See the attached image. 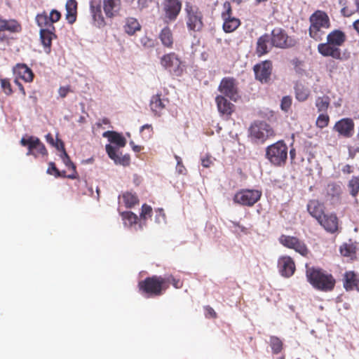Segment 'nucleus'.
I'll return each mask as SVG.
<instances>
[{
	"mask_svg": "<svg viewBox=\"0 0 359 359\" xmlns=\"http://www.w3.org/2000/svg\"><path fill=\"white\" fill-rule=\"evenodd\" d=\"M224 11L222 12L223 29L226 33H231L235 31L241 25V20L232 16V9L230 2L225 1L223 4Z\"/></svg>",
	"mask_w": 359,
	"mask_h": 359,
	"instance_id": "13",
	"label": "nucleus"
},
{
	"mask_svg": "<svg viewBox=\"0 0 359 359\" xmlns=\"http://www.w3.org/2000/svg\"><path fill=\"white\" fill-rule=\"evenodd\" d=\"M272 62L269 60L256 64L253 67L255 79L262 83L269 82L272 73Z\"/></svg>",
	"mask_w": 359,
	"mask_h": 359,
	"instance_id": "16",
	"label": "nucleus"
},
{
	"mask_svg": "<svg viewBox=\"0 0 359 359\" xmlns=\"http://www.w3.org/2000/svg\"><path fill=\"white\" fill-rule=\"evenodd\" d=\"M40 30V38L43 46L48 49L47 52H50V47L52 45V40L53 38H56L55 34V27L51 26V27H41Z\"/></svg>",
	"mask_w": 359,
	"mask_h": 359,
	"instance_id": "28",
	"label": "nucleus"
},
{
	"mask_svg": "<svg viewBox=\"0 0 359 359\" xmlns=\"http://www.w3.org/2000/svg\"><path fill=\"white\" fill-rule=\"evenodd\" d=\"M270 40L273 47L281 49L290 48L297 44L296 40L288 36L287 32L280 27L275 28L271 31Z\"/></svg>",
	"mask_w": 359,
	"mask_h": 359,
	"instance_id": "10",
	"label": "nucleus"
},
{
	"mask_svg": "<svg viewBox=\"0 0 359 359\" xmlns=\"http://www.w3.org/2000/svg\"><path fill=\"white\" fill-rule=\"evenodd\" d=\"M278 267L281 276L285 278L292 276L296 270L294 262L290 256L280 257L278 261Z\"/></svg>",
	"mask_w": 359,
	"mask_h": 359,
	"instance_id": "19",
	"label": "nucleus"
},
{
	"mask_svg": "<svg viewBox=\"0 0 359 359\" xmlns=\"http://www.w3.org/2000/svg\"><path fill=\"white\" fill-rule=\"evenodd\" d=\"M16 79H21L25 82H32L34 79V73L30 68L25 64H18L13 69Z\"/></svg>",
	"mask_w": 359,
	"mask_h": 359,
	"instance_id": "27",
	"label": "nucleus"
},
{
	"mask_svg": "<svg viewBox=\"0 0 359 359\" xmlns=\"http://www.w3.org/2000/svg\"><path fill=\"white\" fill-rule=\"evenodd\" d=\"M343 285L346 291L359 292V274L353 271H347L343 276Z\"/></svg>",
	"mask_w": 359,
	"mask_h": 359,
	"instance_id": "21",
	"label": "nucleus"
},
{
	"mask_svg": "<svg viewBox=\"0 0 359 359\" xmlns=\"http://www.w3.org/2000/svg\"><path fill=\"white\" fill-rule=\"evenodd\" d=\"M130 145L132 147L133 150L135 152H140L142 149L141 146L135 145L133 141L130 142Z\"/></svg>",
	"mask_w": 359,
	"mask_h": 359,
	"instance_id": "61",
	"label": "nucleus"
},
{
	"mask_svg": "<svg viewBox=\"0 0 359 359\" xmlns=\"http://www.w3.org/2000/svg\"><path fill=\"white\" fill-rule=\"evenodd\" d=\"M77 1L76 0H67L65 4V18L69 24L72 25L77 18Z\"/></svg>",
	"mask_w": 359,
	"mask_h": 359,
	"instance_id": "30",
	"label": "nucleus"
},
{
	"mask_svg": "<svg viewBox=\"0 0 359 359\" xmlns=\"http://www.w3.org/2000/svg\"><path fill=\"white\" fill-rule=\"evenodd\" d=\"M54 147H55L60 151L65 149L63 142L58 139H57V142L55 143V145Z\"/></svg>",
	"mask_w": 359,
	"mask_h": 359,
	"instance_id": "57",
	"label": "nucleus"
},
{
	"mask_svg": "<svg viewBox=\"0 0 359 359\" xmlns=\"http://www.w3.org/2000/svg\"><path fill=\"white\" fill-rule=\"evenodd\" d=\"M329 233H334L339 228V219L335 214H324L318 222Z\"/></svg>",
	"mask_w": 359,
	"mask_h": 359,
	"instance_id": "22",
	"label": "nucleus"
},
{
	"mask_svg": "<svg viewBox=\"0 0 359 359\" xmlns=\"http://www.w3.org/2000/svg\"><path fill=\"white\" fill-rule=\"evenodd\" d=\"M176 170L179 174L184 175L186 174L187 169L183 165V163H181L180 165H177L176 166Z\"/></svg>",
	"mask_w": 359,
	"mask_h": 359,
	"instance_id": "56",
	"label": "nucleus"
},
{
	"mask_svg": "<svg viewBox=\"0 0 359 359\" xmlns=\"http://www.w3.org/2000/svg\"><path fill=\"white\" fill-rule=\"evenodd\" d=\"M46 141L50 144L51 145L53 146H55V143L54 142V139H53V135L50 134V133H48L46 135Z\"/></svg>",
	"mask_w": 359,
	"mask_h": 359,
	"instance_id": "60",
	"label": "nucleus"
},
{
	"mask_svg": "<svg viewBox=\"0 0 359 359\" xmlns=\"http://www.w3.org/2000/svg\"><path fill=\"white\" fill-rule=\"evenodd\" d=\"M292 64L294 66L295 72L299 74H302L305 70L302 68L304 62L298 58H294L292 60Z\"/></svg>",
	"mask_w": 359,
	"mask_h": 359,
	"instance_id": "49",
	"label": "nucleus"
},
{
	"mask_svg": "<svg viewBox=\"0 0 359 359\" xmlns=\"http://www.w3.org/2000/svg\"><path fill=\"white\" fill-rule=\"evenodd\" d=\"M184 13L187 29L192 32H201L204 27V18L199 8L191 2H186Z\"/></svg>",
	"mask_w": 359,
	"mask_h": 359,
	"instance_id": "6",
	"label": "nucleus"
},
{
	"mask_svg": "<svg viewBox=\"0 0 359 359\" xmlns=\"http://www.w3.org/2000/svg\"><path fill=\"white\" fill-rule=\"evenodd\" d=\"M287 146L283 140H279L266 149V158L276 166L283 165L287 158Z\"/></svg>",
	"mask_w": 359,
	"mask_h": 359,
	"instance_id": "7",
	"label": "nucleus"
},
{
	"mask_svg": "<svg viewBox=\"0 0 359 359\" xmlns=\"http://www.w3.org/2000/svg\"><path fill=\"white\" fill-rule=\"evenodd\" d=\"M1 87L7 95H11L13 93V89L11 82L8 79H0Z\"/></svg>",
	"mask_w": 359,
	"mask_h": 359,
	"instance_id": "46",
	"label": "nucleus"
},
{
	"mask_svg": "<svg viewBox=\"0 0 359 359\" xmlns=\"http://www.w3.org/2000/svg\"><path fill=\"white\" fill-rule=\"evenodd\" d=\"M278 241L284 247L294 250L302 256L306 257L309 253L304 242L296 236L283 234L279 237Z\"/></svg>",
	"mask_w": 359,
	"mask_h": 359,
	"instance_id": "12",
	"label": "nucleus"
},
{
	"mask_svg": "<svg viewBox=\"0 0 359 359\" xmlns=\"http://www.w3.org/2000/svg\"><path fill=\"white\" fill-rule=\"evenodd\" d=\"M61 18V13L55 9H53L49 15L46 11L39 13L36 16V21L40 27H51L53 23L58 22Z\"/></svg>",
	"mask_w": 359,
	"mask_h": 359,
	"instance_id": "17",
	"label": "nucleus"
},
{
	"mask_svg": "<svg viewBox=\"0 0 359 359\" xmlns=\"http://www.w3.org/2000/svg\"><path fill=\"white\" fill-rule=\"evenodd\" d=\"M342 172L344 173L351 174V172H353L352 166L348 164L344 165L342 168Z\"/></svg>",
	"mask_w": 359,
	"mask_h": 359,
	"instance_id": "59",
	"label": "nucleus"
},
{
	"mask_svg": "<svg viewBox=\"0 0 359 359\" xmlns=\"http://www.w3.org/2000/svg\"><path fill=\"white\" fill-rule=\"evenodd\" d=\"M15 83L18 86L19 90L22 93V95L25 96L26 95V93H25V90L23 86L22 85V83L20 82H19L18 79L15 80Z\"/></svg>",
	"mask_w": 359,
	"mask_h": 359,
	"instance_id": "63",
	"label": "nucleus"
},
{
	"mask_svg": "<svg viewBox=\"0 0 359 359\" xmlns=\"http://www.w3.org/2000/svg\"><path fill=\"white\" fill-rule=\"evenodd\" d=\"M348 187L350 189V194L355 197L359 192V176H353L349 180Z\"/></svg>",
	"mask_w": 359,
	"mask_h": 359,
	"instance_id": "41",
	"label": "nucleus"
},
{
	"mask_svg": "<svg viewBox=\"0 0 359 359\" xmlns=\"http://www.w3.org/2000/svg\"><path fill=\"white\" fill-rule=\"evenodd\" d=\"M70 91H71L70 86H61L59 88L58 93H59L60 96L61 97L64 98L67 95L68 93Z\"/></svg>",
	"mask_w": 359,
	"mask_h": 359,
	"instance_id": "55",
	"label": "nucleus"
},
{
	"mask_svg": "<svg viewBox=\"0 0 359 359\" xmlns=\"http://www.w3.org/2000/svg\"><path fill=\"white\" fill-rule=\"evenodd\" d=\"M330 98L327 95L318 97L316 100V107L318 112H326L330 107Z\"/></svg>",
	"mask_w": 359,
	"mask_h": 359,
	"instance_id": "39",
	"label": "nucleus"
},
{
	"mask_svg": "<svg viewBox=\"0 0 359 359\" xmlns=\"http://www.w3.org/2000/svg\"><path fill=\"white\" fill-rule=\"evenodd\" d=\"M346 40V34L340 29H334L327 35V41L318 45V53L324 57H331L335 60H341L340 47Z\"/></svg>",
	"mask_w": 359,
	"mask_h": 359,
	"instance_id": "1",
	"label": "nucleus"
},
{
	"mask_svg": "<svg viewBox=\"0 0 359 359\" xmlns=\"http://www.w3.org/2000/svg\"><path fill=\"white\" fill-rule=\"evenodd\" d=\"M123 29L128 35L132 36L136 32L141 29V25L138 20L135 18H128L126 20V23L123 26Z\"/></svg>",
	"mask_w": 359,
	"mask_h": 359,
	"instance_id": "34",
	"label": "nucleus"
},
{
	"mask_svg": "<svg viewBox=\"0 0 359 359\" xmlns=\"http://www.w3.org/2000/svg\"><path fill=\"white\" fill-rule=\"evenodd\" d=\"M63 163L69 169L72 170V173L68 175H66V177L69 179H76L77 172L76 170V166L74 163L71 161L70 157H67L66 159H64Z\"/></svg>",
	"mask_w": 359,
	"mask_h": 359,
	"instance_id": "45",
	"label": "nucleus"
},
{
	"mask_svg": "<svg viewBox=\"0 0 359 359\" xmlns=\"http://www.w3.org/2000/svg\"><path fill=\"white\" fill-rule=\"evenodd\" d=\"M295 98L299 102H305L311 95L310 89L304 84L297 82L294 85Z\"/></svg>",
	"mask_w": 359,
	"mask_h": 359,
	"instance_id": "31",
	"label": "nucleus"
},
{
	"mask_svg": "<svg viewBox=\"0 0 359 359\" xmlns=\"http://www.w3.org/2000/svg\"><path fill=\"white\" fill-rule=\"evenodd\" d=\"M327 194L331 197H339L342 191L340 184L336 182H330L327 187Z\"/></svg>",
	"mask_w": 359,
	"mask_h": 359,
	"instance_id": "40",
	"label": "nucleus"
},
{
	"mask_svg": "<svg viewBox=\"0 0 359 359\" xmlns=\"http://www.w3.org/2000/svg\"><path fill=\"white\" fill-rule=\"evenodd\" d=\"M340 253L344 257L353 259L355 257L356 247L353 243H343L340 246Z\"/></svg>",
	"mask_w": 359,
	"mask_h": 359,
	"instance_id": "37",
	"label": "nucleus"
},
{
	"mask_svg": "<svg viewBox=\"0 0 359 359\" xmlns=\"http://www.w3.org/2000/svg\"><path fill=\"white\" fill-rule=\"evenodd\" d=\"M130 156L126 154L124 156H118V158L115 160L114 163L116 164H120V165L126 166L130 164Z\"/></svg>",
	"mask_w": 359,
	"mask_h": 359,
	"instance_id": "51",
	"label": "nucleus"
},
{
	"mask_svg": "<svg viewBox=\"0 0 359 359\" xmlns=\"http://www.w3.org/2000/svg\"><path fill=\"white\" fill-rule=\"evenodd\" d=\"M122 200L126 207L131 208L139 203L137 196L132 192H126L122 195Z\"/></svg>",
	"mask_w": 359,
	"mask_h": 359,
	"instance_id": "36",
	"label": "nucleus"
},
{
	"mask_svg": "<svg viewBox=\"0 0 359 359\" xmlns=\"http://www.w3.org/2000/svg\"><path fill=\"white\" fill-rule=\"evenodd\" d=\"M47 173L53 175L55 177H66V175L61 174L60 171L56 168L55 164L53 162L49 163Z\"/></svg>",
	"mask_w": 359,
	"mask_h": 359,
	"instance_id": "47",
	"label": "nucleus"
},
{
	"mask_svg": "<svg viewBox=\"0 0 359 359\" xmlns=\"http://www.w3.org/2000/svg\"><path fill=\"white\" fill-rule=\"evenodd\" d=\"M90 13L96 26L99 27H102L106 25L104 18L102 15L101 6L100 4L97 6L91 4Z\"/></svg>",
	"mask_w": 359,
	"mask_h": 359,
	"instance_id": "33",
	"label": "nucleus"
},
{
	"mask_svg": "<svg viewBox=\"0 0 359 359\" xmlns=\"http://www.w3.org/2000/svg\"><path fill=\"white\" fill-rule=\"evenodd\" d=\"M21 30L20 25L15 20H6L0 18V41L7 39V37L3 33L5 31L10 32H18Z\"/></svg>",
	"mask_w": 359,
	"mask_h": 359,
	"instance_id": "24",
	"label": "nucleus"
},
{
	"mask_svg": "<svg viewBox=\"0 0 359 359\" xmlns=\"http://www.w3.org/2000/svg\"><path fill=\"white\" fill-rule=\"evenodd\" d=\"M272 47L270 35L264 34L257 39L255 46V54L257 57H260L268 54Z\"/></svg>",
	"mask_w": 359,
	"mask_h": 359,
	"instance_id": "23",
	"label": "nucleus"
},
{
	"mask_svg": "<svg viewBox=\"0 0 359 359\" xmlns=\"http://www.w3.org/2000/svg\"><path fill=\"white\" fill-rule=\"evenodd\" d=\"M103 11L107 18L120 15L122 9L121 0H103Z\"/></svg>",
	"mask_w": 359,
	"mask_h": 359,
	"instance_id": "20",
	"label": "nucleus"
},
{
	"mask_svg": "<svg viewBox=\"0 0 359 359\" xmlns=\"http://www.w3.org/2000/svg\"><path fill=\"white\" fill-rule=\"evenodd\" d=\"M215 102L220 114L231 116L234 111V104L228 101L224 96L222 95H217L215 98Z\"/></svg>",
	"mask_w": 359,
	"mask_h": 359,
	"instance_id": "26",
	"label": "nucleus"
},
{
	"mask_svg": "<svg viewBox=\"0 0 359 359\" xmlns=\"http://www.w3.org/2000/svg\"><path fill=\"white\" fill-rule=\"evenodd\" d=\"M218 90L223 96L236 101L238 97V87L236 80L233 77H224L222 79Z\"/></svg>",
	"mask_w": 359,
	"mask_h": 359,
	"instance_id": "15",
	"label": "nucleus"
},
{
	"mask_svg": "<svg viewBox=\"0 0 359 359\" xmlns=\"http://www.w3.org/2000/svg\"><path fill=\"white\" fill-rule=\"evenodd\" d=\"M270 346L274 354H278L283 349V342L277 337L273 336L270 338Z\"/></svg>",
	"mask_w": 359,
	"mask_h": 359,
	"instance_id": "42",
	"label": "nucleus"
},
{
	"mask_svg": "<svg viewBox=\"0 0 359 359\" xmlns=\"http://www.w3.org/2000/svg\"><path fill=\"white\" fill-rule=\"evenodd\" d=\"M163 279L166 282V290L169 287L170 284H172L176 289L182 288L183 286V282L180 279L175 278L172 275L166 276L163 277Z\"/></svg>",
	"mask_w": 359,
	"mask_h": 359,
	"instance_id": "43",
	"label": "nucleus"
},
{
	"mask_svg": "<svg viewBox=\"0 0 359 359\" xmlns=\"http://www.w3.org/2000/svg\"><path fill=\"white\" fill-rule=\"evenodd\" d=\"M213 163L211 156L206 154L205 156L201 158V165L204 168H210Z\"/></svg>",
	"mask_w": 359,
	"mask_h": 359,
	"instance_id": "54",
	"label": "nucleus"
},
{
	"mask_svg": "<svg viewBox=\"0 0 359 359\" xmlns=\"http://www.w3.org/2000/svg\"><path fill=\"white\" fill-rule=\"evenodd\" d=\"M334 130L344 137H351L354 131V122L349 118H341L335 123Z\"/></svg>",
	"mask_w": 359,
	"mask_h": 359,
	"instance_id": "18",
	"label": "nucleus"
},
{
	"mask_svg": "<svg viewBox=\"0 0 359 359\" xmlns=\"http://www.w3.org/2000/svg\"><path fill=\"white\" fill-rule=\"evenodd\" d=\"M262 194L258 189H241L235 194L233 201L243 206L252 207L260 200Z\"/></svg>",
	"mask_w": 359,
	"mask_h": 359,
	"instance_id": "11",
	"label": "nucleus"
},
{
	"mask_svg": "<svg viewBox=\"0 0 359 359\" xmlns=\"http://www.w3.org/2000/svg\"><path fill=\"white\" fill-rule=\"evenodd\" d=\"M20 144L27 147V156H33L34 158L48 156V151L39 138L35 136L23 137L20 140Z\"/></svg>",
	"mask_w": 359,
	"mask_h": 359,
	"instance_id": "9",
	"label": "nucleus"
},
{
	"mask_svg": "<svg viewBox=\"0 0 359 359\" xmlns=\"http://www.w3.org/2000/svg\"><path fill=\"white\" fill-rule=\"evenodd\" d=\"M121 216L125 226L132 227L137 224L138 217L131 211L123 212Z\"/></svg>",
	"mask_w": 359,
	"mask_h": 359,
	"instance_id": "38",
	"label": "nucleus"
},
{
	"mask_svg": "<svg viewBox=\"0 0 359 359\" xmlns=\"http://www.w3.org/2000/svg\"><path fill=\"white\" fill-rule=\"evenodd\" d=\"M103 137H107L111 142L117 144L119 147H123L126 144V139L114 131H106L103 133Z\"/></svg>",
	"mask_w": 359,
	"mask_h": 359,
	"instance_id": "35",
	"label": "nucleus"
},
{
	"mask_svg": "<svg viewBox=\"0 0 359 359\" xmlns=\"http://www.w3.org/2000/svg\"><path fill=\"white\" fill-rule=\"evenodd\" d=\"M341 13L344 16L346 17H349L353 14L352 11H349L346 7H344L341 9Z\"/></svg>",
	"mask_w": 359,
	"mask_h": 359,
	"instance_id": "62",
	"label": "nucleus"
},
{
	"mask_svg": "<svg viewBox=\"0 0 359 359\" xmlns=\"http://www.w3.org/2000/svg\"><path fill=\"white\" fill-rule=\"evenodd\" d=\"M105 149H106V151H107L109 157L111 159H112L114 161H115V160L119 156L117 154L116 149L113 146H111V144H107L106 147H105Z\"/></svg>",
	"mask_w": 359,
	"mask_h": 359,
	"instance_id": "50",
	"label": "nucleus"
},
{
	"mask_svg": "<svg viewBox=\"0 0 359 359\" xmlns=\"http://www.w3.org/2000/svg\"><path fill=\"white\" fill-rule=\"evenodd\" d=\"M307 210L310 215L315 218L318 222L324 215V205L318 200H310L307 203Z\"/></svg>",
	"mask_w": 359,
	"mask_h": 359,
	"instance_id": "25",
	"label": "nucleus"
},
{
	"mask_svg": "<svg viewBox=\"0 0 359 359\" xmlns=\"http://www.w3.org/2000/svg\"><path fill=\"white\" fill-rule=\"evenodd\" d=\"M153 0H137V8L142 11L147 9L152 4Z\"/></svg>",
	"mask_w": 359,
	"mask_h": 359,
	"instance_id": "53",
	"label": "nucleus"
},
{
	"mask_svg": "<svg viewBox=\"0 0 359 359\" xmlns=\"http://www.w3.org/2000/svg\"><path fill=\"white\" fill-rule=\"evenodd\" d=\"M161 65L174 76H180L184 70V64L175 53L163 55L160 59Z\"/></svg>",
	"mask_w": 359,
	"mask_h": 359,
	"instance_id": "8",
	"label": "nucleus"
},
{
	"mask_svg": "<svg viewBox=\"0 0 359 359\" xmlns=\"http://www.w3.org/2000/svg\"><path fill=\"white\" fill-rule=\"evenodd\" d=\"M330 122V117L327 114H320L316 120V126L319 128H324L327 127Z\"/></svg>",
	"mask_w": 359,
	"mask_h": 359,
	"instance_id": "44",
	"label": "nucleus"
},
{
	"mask_svg": "<svg viewBox=\"0 0 359 359\" xmlns=\"http://www.w3.org/2000/svg\"><path fill=\"white\" fill-rule=\"evenodd\" d=\"M309 22L310 37L316 41H321L325 34L323 29H328L331 25L329 16L325 11L317 10L309 17Z\"/></svg>",
	"mask_w": 359,
	"mask_h": 359,
	"instance_id": "4",
	"label": "nucleus"
},
{
	"mask_svg": "<svg viewBox=\"0 0 359 359\" xmlns=\"http://www.w3.org/2000/svg\"><path fill=\"white\" fill-rule=\"evenodd\" d=\"M306 276L308 282L317 290L330 292L334 288L335 278L321 268L309 267L306 265Z\"/></svg>",
	"mask_w": 359,
	"mask_h": 359,
	"instance_id": "2",
	"label": "nucleus"
},
{
	"mask_svg": "<svg viewBox=\"0 0 359 359\" xmlns=\"http://www.w3.org/2000/svg\"><path fill=\"white\" fill-rule=\"evenodd\" d=\"M292 105V98L290 96H284L280 102V108L285 112H287Z\"/></svg>",
	"mask_w": 359,
	"mask_h": 359,
	"instance_id": "48",
	"label": "nucleus"
},
{
	"mask_svg": "<svg viewBox=\"0 0 359 359\" xmlns=\"http://www.w3.org/2000/svg\"><path fill=\"white\" fill-rule=\"evenodd\" d=\"M151 212H152V208L151 206L147 205V204H144L142 206V211H141V213H140V217L142 218V219H146L147 217H151Z\"/></svg>",
	"mask_w": 359,
	"mask_h": 359,
	"instance_id": "52",
	"label": "nucleus"
},
{
	"mask_svg": "<svg viewBox=\"0 0 359 359\" xmlns=\"http://www.w3.org/2000/svg\"><path fill=\"white\" fill-rule=\"evenodd\" d=\"M167 103H168L167 99H162L161 95L157 94L151 97L150 108L155 114L160 116L165 109Z\"/></svg>",
	"mask_w": 359,
	"mask_h": 359,
	"instance_id": "29",
	"label": "nucleus"
},
{
	"mask_svg": "<svg viewBox=\"0 0 359 359\" xmlns=\"http://www.w3.org/2000/svg\"><path fill=\"white\" fill-rule=\"evenodd\" d=\"M353 26L359 34V19L353 22Z\"/></svg>",
	"mask_w": 359,
	"mask_h": 359,
	"instance_id": "64",
	"label": "nucleus"
},
{
	"mask_svg": "<svg viewBox=\"0 0 359 359\" xmlns=\"http://www.w3.org/2000/svg\"><path fill=\"white\" fill-rule=\"evenodd\" d=\"M166 282L161 276H152L138 283L137 287L141 294L146 297L162 295L166 290Z\"/></svg>",
	"mask_w": 359,
	"mask_h": 359,
	"instance_id": "3",
	"label": "nucleus"
},
{
	"mask_svg": "<svg viewBox=\"0 0 359 359\" xmlns=\"http://www.w3.org/2000/svg\"><path fill=\"white\" fill-rule=\"evenodd\" d=\"M182 1L180 0H163L162 2V11L167 23L174 22L178 17L182 10Z\"/></svg>",
	"mask_w": 359,
	"mask_h": 359,
	"instance_id": "14",
	"label": "nucleus"
},
{
	"mask_svg": "<svg viewBox=\"0 0 359 359\" xmlns=\"http://www.w3.org/2000/svg\"><path fill=\"white\" fill-rule=\"evenodd\" d=\"M159 39L163 46L172 48L174 43L173 34L169 27H165L159 33Z\"/></svg>",
	"mask_w": 359,
	"mask_h": 359,
	"instance_id": "32",
	"label": "nucleus"
},
{
	"mask_svg": "<svg viewBox=\"0 0 359 359\" xmlns=\"http://www.w3.org/2000/svg\"><path fill=\"white\" fill-rule=\"evenodd\" d=\"M109 123H110V121L109 120V118H103L101 120H100V121L98 123H97L96 124H97V127L100 128V127H102V124L109 125Z\"/></svg>",
	"mask_w": 359,
	"mask_h": 359,
	"instance_id": "58",
	"label": "nucleus"
},
{
	"mask_svg": "<svg viewBox=\"0 0 359 359\" xmlns=\"http://www.w3.org/2000/svg\"><path fill=\"white\" fill-rule=\"evenodd\" d=\"M276 136L273 128L264 121H255L248 129V137L257 144H264Z\"/></svg>",
	"mask_w": 359,
	"mask_h": 359,
	"instance_id": "5",
	"label": "nucleus"
}]
</instances>
